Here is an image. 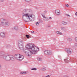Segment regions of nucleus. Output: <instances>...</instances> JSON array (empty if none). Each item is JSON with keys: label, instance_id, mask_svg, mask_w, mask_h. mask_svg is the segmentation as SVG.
Here are the masks:
<instances>
[{"label": "nucleus", "instance_id": "nucleus-33", "mask_svg": "<svg viewBox=\"0 0 77 77\" xmlns=\"http://www.w3.org/2000/svg\"><path fill=\"white\" fill-rule=\"evenodd\" d=\"M75 46H76V47H77V43H75Z\"/></svg>", "mask_w": 77, "mask_h": 77}, {"label": "nucleus", "instance_id": "nucleus-8", "mask_svg": "<svg viewBox=\"0 0 77 77\" xmlns=\"http://www.w3.org/2000/svg\"><path fill=\"white\" fill-rule=\"evenodd\" d=\"M65 51H67L68 54H71V53H72V51L71 49H70L69 48H66L65 49Z\"/></svg>", "mask_w": 77, "mask_h": 77}, {"label": "nucleus", "instance_id": "nucleus-18", "mask_svg": "<svg viewBox=\"0 0 77 77\" xmlns=\"http://www.w3.org/2000/svg\"><path fill=\"white\" fill-rule=\"evenodd\" d=\"M26 74V72H20V74L23 75V74Z\"/></svg>", "mask_w": 77, "mask_h": 77}, {"label": "nucleus", "instance_id": "nucleus-42", "mask_svg": "<svg viewBox=\"0 0 77 77\" xmlns=\"http://www.w3.org/2000/svg\"><path fill=\"white\" fill-rule=\"evenodd\" d=\"M54 40H56V39H55V38H54Z\"/></svg>", "mask_w": 77, "mask_h": 77}, {"label": "nucleus", "instance_id": "nucleus-24", "mask_svg": "<svg viewBox=\"0 0 77 77\" xmlns=\"http://www.w3.org/2000/svg\"><path fill=\"white\" fill-rule=\"evenodd\" d=\"M28 11L29 12H32V10L30 9H27V12H28Z\"/></svg>", "mask_w": 77, "mask_h": 77}, {"label": "nucleus", "instance_id": "nucleus-41", "mask_svg": "<svg viewBox=\"0 0 77 77\" xmlns=\"http://www.w3.org/2000/svg\"><path fill=\"white\" fill-rule=\"evenodd\" d=\"M45 12H46V11H44V13Z\"/></svg>", "mask_w": 77, "mask_h": 77}, {"label": "nucleus", "instance_id": "nucleus-35", "mask_svg": "<svg viewBox=\"0 0 77 77\" xmlns=\"http://www.w3.org/2000/svg\"><path fill=\"white\" fill-rule=\"evenodd\" d=\"M31 33H34V31H32Z\"/></svg>", "mask_w": 77, "mask_h": 77}, {"label": "nucleus", "instance_id": "nucleus-7", "mask_svg": "<svg viewBox=\"0 0 77 77\" xmlns=\"http://www.w3.org/2000/svg\"><path fill=\"white\" fill-rule=\"evenodd\" d=\"M18 47L19 48H20L21 50H23L26 55L27 54V53L28 52H27V51H26V49H24V48L23 45L18 46Z\"/></svg>", "mask_w": 77, "mask_h": 77}, {"label": "nucleus", "instance_id": "nucleus-11", "mask_svg": "<svg viewBox=\"0 0 77 77\" xmlns=\"http://www.w3.org/2000/svg\"><path fill=\"white\" fill-rule=\"evenodd\" d=\"M0 36L2 37V38H5V34L4 32H2L0 33Z\"/></svg>", "mask_w": 77, "mask_h": 77}, {"label": "nucleus", "instance_id": "nucleus-39", "mask_svg": "<svg viewBox=\"0 0 77 77\" xmlns=\"http://www.w3.org/2000/svg\"><path fill=\"white\" fill-rule=\"evenodd\" d=\"M66 15H67V16H68V17H70V16H69L68 14H66Z\"/></svg>", "mask_w": 77, "mask_h": 77}, {"label": "nucleus", "instance_id": "nucleus-36", "mask_svg": "<svg viewBox=\"0 0 77 77\" xmlns=\"http://www.w3.org/2000/svg\"><path fill=\"white\" fill-rule=\"evenodd\" d=\"M5 0H0L1 2H4Z\"/></svg>", "mask_w": 77, "mask_h": 77}, {"label": "nucleus", "instance_id": "nucleus-28", "mask_svg": "<svg viewBox=\"0 0 77 77\" xmlns=\"http://www.w3.org/2000/svg\"><path fill=\"white\" fill-rule=\"evenodd\" d=\"M44 14H42V16L44 18L45 17V16H44Z\"/></svg>", "mask_w": 77, "mask_h": 77}, {"label": "nucleus", "instance_id": "nucleus-34", "mask_svg": "<svg viewBox=\"0 0 77 77\" xmlns=\"http://www.w3.org/2000/svg\"><path fill=\"white\" fill-rule=\"evenodd\" d=\"M75 39L76 41V42H77V37L75 38Z\"/></svg>", "mask_w": 77, "mask_h": 77}, {"label": "nucleus", "instance_id": "nucleus-5", "mask_svg": "<svg viewBox=\"0 0 77 77\" xmlns=\"http://www.w3.org/2000/svg\"><path fill=\"white\" fill-rule=\"evenodd\" d=\"M15 58L17 60L21 61L23 59H24V57L23 55L21 54H16L15 55Z\"/></svg>", "mask_w": 77, "mask_h": 77}, {"label": "nucleus", "instance_id": "nucleus-20", "mask_svg": "<svg viewBox=\"0 0 77 77\" xmlns=\"http://www.w3.org/2000/svg\"><path fill=\"white\" fill-rule=\"evenodd\" d=\"M57 34H59V35H62V33H61V32H60V31H57L56 32Z\"/></svg>", "mask_w": 77, "mask_h": 77}, {"label": "nucleus", "instance_id": "nucleus-9", "mask_svg": "<svg viewBox=\"0 0 77 77\" xmlns=\"http://www.w3.org/2000/svg\"><path fill=\"white\" fill-rule=\"evenodd\" d=\"M18 47H20L23 45V41L21 40H19L18 41Z\"/></svg>", "mask_w": 77, "mask_h": 77}, {"label": "nucleus", "instance_id": "nucleus-16", "mask_svg": "<svg viewBox=\"0 0 77 77\" xmlns=\"http://www.w3.org/2000/svg\"><path fill=\"white\" fill-rule=\"evenodd\" d=\"M75 60L74 58H71L70 61L71 62H74Z\"/></svg>", "mask_w": 77, "mask_h": 77}, {"label": "nucleus", "instance_id": "nucleus-32", "mask_svg": "<svg viewBox=\"0 0 77 77\" xmlns=\"http://www.w3.org/2000/svg\"><path fill=\"white\" fill-rule=\"evenodd\" d=\"M65 6H66V7H68L69 6V5L68 4H66Z\"/></svg>", "mask_w": 77, "mask_h": 77}, {"label": "nucleus", "instance_id": "nucleus-6", "mask_svg": "<svg viewBox=\"0 0 77 77\" xmlns=\"http://www.w3.org/2000/svg\"><path fill=\"white\" fill-rule=\"evenodd\" d=\"M44 53L47 56H51L53 54V52L51 50H46L44 51Z\"/></svg>", "mask_w": 77, "mask_h": 77}, {"label": "nucleus", "instance_id": "nucleus-23", "mask_svg": "<svg viewBox=\"0 0 77 77\" xmlns=\"http://www.w3.org/2000/svg\"><path fill=\"white\" fill-rule=\"evenodd\" d=\"M41 70H42V71H45V70H46V69H45V67H44L41 69Z\"/></svg>", "mask_w": 77, "mask_h": 77}, {"label": "nucleus", "instance_id": "nucleus-27", "mask_svg": "<svg viewBox=\"0 0 77 77\" xmlns=\"http://www.w3.org/2000/svg\"><path fill=\"white\" fill-rule=\"evenodd\" d=\"M26 36L27 38H29V37H30V36L29 35H26Z\"/></svg>", "mask_w": 77, "mask_h": 77}, {"label": "nucleus", "instance_id": "nucleus-14", "mask_svg": "<svg viewBox=\"0 0 77 77\" xmlns=\"http://www.w3.org/2000/svg\"><path fill=\"white\" fill-rule=\"evenodd\" d=\"M37 59L38 61H42V59L40 57H38Z\"/></svg>", "mask_w": 77, "mask_h": 77}, {"label": "nucleus", "instance_id": "nucleus-40", "mask_svg": "<svg viewBox=\"0 0 77 77\" xmlns=\"http://www.w3.org/2000/svg\"><path fill=\"white\" fill-rule=\"evenodd\" d=\"M75 15L77 16V12H76L75 13Z\"/></svg>", "mask_w": 77, "mask_h": 77}, {"label": "nucleus", "instance_id": "nucleus-4", "mask_svg": "<svg viewBox=\"0 0 77 77\" xmlns=\"http://www.w3.org/2000/svg\"><path fill=\"white\" fill-rule=\"evenodd\" d=\"M1 24H0V27L2 26L3 27H7L9 26V22L4 18L1 19Z\"/></svg>", "mask_w": 77, "mask_h": 77}, {"label": "nucleus", "instance_id": "nucleus-25", "mask_svg": "<svg viewBox=\"0 0 77 77\" xmlns=\"http://www.w3.org/2000/svg\"><path fill=\"white\" fill-rule=\"evenodd\" d=\"M39 23H40V22H37L36 23V26H38V25L39 24Z\"/></svg>", "mask_w": 77, "mask_h": 77}, {"label": "nucleus", "instance_id": "nucleus-12", "mask_svg": "<svg viewBox=\"0 0 77 77\" xmlns=\"http://www.w3.org/2000/svg\"><path fill=\"white\" fill-rule=\"evenodd\" d=\"M61 23L62 24H63V25H66V24H68V23H67V22L64 21H63L61 22Z\"/></svg>", "mask_w": 77, "mask_h": 77}, {"label": "nucleus", "instance_id": "nucleus-26", "mask_svg": "<svg viewBox=\"0 0 77 77\" xmlns=\"http://www.w3.org/2000/svg\"><path fill=\"white\" fill-rule=\"evenodd\" d=\"M11 47V46L9 45H7L6 46V48H8V47Z\"/></svg>", "mask_w": 77, "mask_h": 77}, {"label": "nucleus", "instance_id": "nucleus-22", "mask_svg": "<svg viewBox=\"0 0 77 77\" xmlns=\"http://www.w3.org/2000/svg\"><path fill=\"white\" fill-rule=\"evenodd\" d=\"M31 70H33L34 71H36L37 70V69L35 68H33L32 69H31Z\"/></svg>", "mask_w": 77, "mask_h": 77}, {"label": "nucleus", "instance_id": "nucleus-30", "mask_svg": "<svg viewBox=\"0 0 77 77\" xmlns=\"http://www.w3.org/2000/svg\"><path fill=\"white\" fill-rule=\"evenodd\" d=\"M58 57L59 58H60V59H61V56H60V55H58Z\"/></svg>", "mask_w": 77, "mask_h": 77}, {"label": "nucleus", "instance_id": "nucleus-43", "mask_svg": "<svg viewBox=\"0 0 77 77\" xmlns=\"http://www.w3.org/2000/svg\"><path fill=\"white\" fill-rule=\"evenodd\" d=\"M25 63H27V62H25Z\"/></svg>", "mask_w": 77, "mask_h": 77}, {"label": "nucleus", "instance_id": "nucleus-3", "mask_svg": "<svg viewBox=\"0 0 77 77\" xmlns=\"http://www.w3.org/2000/svg\"><path fill=\"white\" fill-rule=\"evenodd\" d=\"M0 57H3L6 61H9L10 60H14V56L12 55H8L5 54V53L3 52H0Z\"/></svg>", "mask_w": 77, "mask_h": 77}, {"label": "nucleus", "instance_id": "nucleus-10", "mask_svg": "<svg viewBox=\"0 0 77 77\" xmlns=\"http://www.w3.org/2000/svg\"><path fill=\"white\" fill-rule=\"evenodd\" d=\"M60 11L59 10H56L55 11V14L57 15H60Z\"/></svg>", "mask_w": 77, "mask_h": 77}, {"label": "nucleus", "instance_id": "nucleus-19", "mask_svg": "<svg viewBox=\"0 0 77 77\" xmlns=\"http://www.w3.org/2000/svg\"><path fill=\"white\" fill-rule=\"evenodd\" d=\"M67 39L69 41H72V39L70 38H67Z\"/></svg>", "mask_w": 77, "mask_h": 77}, {"label": "nucleus", "instance_id": "nucleus-37", "mask_svg": "<svg viewBox=\"0 0 77 77\" xmlns=\"http://www.w3.org/2000/svg\"><path fill=\"white\" fill-rule=\"evenodd\" d=\"M49 19H50V20H51V19H52V18H51V17H49Z\"/></svg>", "mask_w": 77, "mask_h": 77}, {"label": "nucleus", "instance_id": "nucleus-2", "mask_svg": "<svg viewBox=\"0 0 77 77\" xmlns=\"http://www.w3.org/2000/svg\"><path fill=\"white\" fill-rule=\"evenodd\" d=\"M27 9H26L23 11L22 14L23 15V20L26 22H32V18H34L35 16L32 14H29L27 13Z\"/></svg>", "mask_w": 77, "mask_h": 77}, {"label": "nucleus", "instance_id": "nucleus-29", "mask_svg": "<svg viewBox=\"0 0 77 77\" xmlns=\"http://www.w3.org/2000/svg\"><path fill=\"white\" fill-rule=\"evenodd\" d=\"M25 1H26V2H30V0H25Z\"/></svg>", "mask_w": 77, "mask_h": 77}, {"label": "nucleus", "instance_id": "nucleus-17", "mask_svg": "<svg viewBox=\"0 0 77 77\" xmlns=\"http://www.w3.org/2000/svg\"><path fill=\"white\" fill-rule=\"evenodd\" d=\"M44 20L45 21H48L49 20V19L48 17H45V18H44Z\"/></svg>", "mask_w": 77, "mask_h": 77}, {"label": "nucleus", "instance_id": "nucleus-38", "mask_svg": "<svg viewBox=\"0 0 77 77\" xmlns=\"http://www.w3.org/2000/svg\"><path fill=\"white\" fill-rule=\"evenodd\" d=\"M2 68V65L0 64V69H1Z\"/></svg>", "mask_w": 77, "mask_h": 77}, {"label": "nucleus", "instance_id": "nucleus-15", "mask_svg": "<svg viewBox=\"0 0 77 77\" xmlns=\"http://www.w3.org/2000/svg\"><path fill=\"white\" fill-rule=\"evenodd\" d=\"M64 61L65 62V63H67L68 62H69V60H68V59H65Z\"/></svg>", "mask_w": 77, "mask_h": 77}, {"label": "nucleus", "instance_id": "nucleus-13", "mask_svg": "<svg viewBox=\"0 0 77 77\" xmlns=\"http://www.w3.org/2000/svg\"><path fill=\"white\" fill-rule=\"evenodd\" d=\"M14 29L15 30H18V26H16L14 27Z\"/></svg>", "mask_w": 77, "mask_h": 77}, {"label": "nucleus", "instance_id": "nucleus-31", "mask_svg": "<svg viewBox=\"0 0 77 77\" xmlns=\"http://www.w3.org/2000/svg\"><path fill=\"white\" fill-rule=\"evenodd\" d=\"M45 77H50V75H48L47 76H46Z\"/></svg>", "mask_w": 77, "mask_h": 77}, {"label": "nucleus", "instance_id": "nucleus-21", "mask_svg": "<svg viewBox=\"0 0 77 77\" xmlns=\"http://www.w3.org/2000/svg\"><path fill=\"white\" fill-rule=\"evenodd\" d=\"M61 29L62 30H66V29H65V28L64 27H61Z\"/></svg>", "mask_w": 77, "mask_h": 77}, {"label": "nucleus", "instance_id": "nucleus-1", "mask_svg": "<svg viewBox=\"0 0 77 77\" xmlns=\"http://www.w3.org/2000/svg\"><path fill=\"white\" fill-rule=\"evenodd\" d=\"M26 48L28 49H30L31 51H29V52H27L28 54H27V56H29L31 55V54H34L38 51H39V48L36 47L32 43H29L26 45Z\"/></svg>", "mask_w": 77, "mask_h": 77}]
</instances>
